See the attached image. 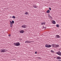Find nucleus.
Here are the masks:
<instances>
[{"mask_svg":"<svg viewBox=\"0 0 61 61\" xmlns=\"http://www.w3.org/2000/svg\"><path fill=\"white\" fill-rule=\"evenodd\" d=\"M14 44L15 46H19L20 45V43L18 42L16 43H14Z\"/></svg>","mask_w":61,"mask_h":61,"instance_id":"nucleus-1","label":"nucleus"},{"mask_svg":"<svg viewBox=\"0 0 61 61\" xmlns=\"http://www.w3.org/2000/svg\"><path fill=\"white\" fill-rule=\"evenodd\" d=\"M56 54H57V55H59V56H61V52H60V51H59L58 52H56Z\"/></svg>","mask_w":61,"mask_h":61,"instance_id":"nucleus-2","label":"nucleus"},{"mask_svg":"<svg viewBox=\"0 0 61 61\" xmlns=\"http://www.w3.org/2000/svg\"><path fill=\"white\" fill-rule=\"evenodd\" d=\"M6 50L5 49H3L1 51V52L2 53H4L5 52Z\"/></svg>","mask_w":61,"mask_h":61,"instance_id":"nucleus-3","label":"nucleus"},{"mask_svg":"<svg viewBox=\"0 0 61 61\" xmlns=\"http://www.w3.org/2000/svg\"><path fill=\"white\" fill-rule=\"evenodd\" d=\"M60 37L59 36V35H56V38H60Z\"/></svg>","mask_w":61,"mask_h":61,"instance_id":"nucleus-4","label":"nucleus"},{"mask_svg":"<svg viewBox=\"0 0 61 61\" xmlns=\"http://www.w3.org/2000/svg\"><path fill=\"white\" fill-rule=\"evenodd\" d=\"M31 41H26L25 43H31Z\"/></svg>","mask_w":61,"mask_h":61,"instance_id":"nucleus-5","label":"nucleus"},{"mask_svg":"<svg viewBox=\"0 0 61 61\" xmlns=\"http://www.w3.org/2000/svg\"><path fill=\"white\" fill-rule=\"evenodd\" d=\"M61 58L60 56H57L56 57L57 59H58V60H60L61 59Z\"/></svg>","mask_w":61,"mask_h":61,"instance_id":"nucleus-6","label":"nucleus"},{"mask_svg":"<svg viewBox=\"0 0 61 61\" xmlns=\"http://www.w3.org/2000/svg\"><path fill=\"white\" fill-rule=\"evenodd\" d=\"M10 26L11 27H12V26H13V24H12V22L11 21H10Z\"/></svg>","mask_w":61,"mask_h":61,"instance_id":"nucleus-7","label":"nucleus"},{"mask_svg":"<svg viewBox=\"0 0 61 61\" xmlns=\"http://www.w3.org/2000/svg\"><path fill=\"white\" fill-rule=\"evenodd\" d=\"M22 28H26V26L25 25H23L22 26Z\"/></svg>","mask_w":61,"mask_h":61,"instance_id":"nucleus-8","label":"nucleus"},{"mask_svg":"<svg viewBox=\"0 0 61 61\" xmlns=\"http://www.w3.org/2000/svg\"><path fill=\"white\" fill-rule=\"evenodd\" d=\"M20 33H24V31L23 30H21L20 31Z\"/></svg>","mask_w":61,"mask_h":61,"instance_id":"nucleus-9","label":"nucleus"},{"mask_svg":"<svg viewBox=\"0 0 61 61\" xmlns=\"http://www.w3.org/2000/svg\"><path fill=\"white\" fill-rule=\"evenodd\" d=\"M45 46V47H46L48 48V45L47 44H46Z\"/></svg>","mask_w":61,"mask_h":61,"instance_id":"nucleus-10","label":"nucleus"},{"mask_svg":"<svg viewBox=\"0 0 61 61\" xmlns=\"http://www.w3.org/2000/svg\"><path fill=\"white\" fill-rule=\"evenodd\" d=\"M52 46L53 47H56V44H52Z\"/></svg>","mask_w":61,"mask_h":61,"instance_id":"nucleus-11","label":"nucleus"},{"mask_svg":"<svg viewBox=\"0 0 61 61\" xmlns=\"http://www.w3.org/2000/svg\"><path fill=\"white\" fill-rule=\"evenodd\" d=\"M46 12L48 14V13H50V10H47Z\"/></svg>","mask_w":61,"mask_h":61,"instance_id":"nucleus-12","label":"nucleus"},{"mask_svg":"<svg viewBox=\"0 0 61 61\" xmlns=\"http://www.w3.org/2000/svg\"><path fill=\"white\" fill-rule=\"evenodd\" d=\"M52 23L53 24H56V21L53 20L52 21Z\"/></svg>","mask_w":61,"mask_h":61,"instance_id":"nucleus-13","label":"nucleus"},{"mask_svg":"<svg viewBox=\"0 0 61 61\" xmlns=\"http://www.w3.org/2000/svg\"><path fill=\"white\" fill-rule=\"evenodd\" d=\"M48 15L49 16V17L50 18H51V19H52V17L50 15H49V14H48Z\"/></svg>","mask_w":61,"mask_h":61,"instance_id":"nucleus-14","label":"nucleus"},{"mask_svg":"<svg viewBox=\"0 0 61 61\" xmlns=\"http://www.w3.org/2000/svg\"><path fill=\"white\" fill-rule=\"evenodd\" d=\"M45 24H46L45 23V22H42L41 24V25H45Z\"/></svg>","mask_w":61,"mask_h":61,"instance_id":"nucleus-15","label":"nucleus"},{"mask_svg":"<svg viewBox=\"0 0 61 61\" xmlns=\"http://www.w3.org/2000/svg\"><path fill=\"white\" fill-rule=\"evenodd\" d=\"M51 46H52V45H50L49 44V45H48V48L51 47Z\"/></svg>","mask_w":61,"mask_h":61,"instance_id":"nucleus-16","label":"nucleus"},{"mask_svg":"<svg viewBox=\"0 0 61 61\" xmlns=\"http://www.w3.org/2000/svg\"><path fill=\"white\" fill-rule=\"evenodd\" d=\"M34 8H37V6H36L34 5V6H33Z\"/></svg>","mask_w":61,"mask_h":61,"instance_id":"nucleus-17","label":"nucleus"},{"mask_svg":"<svg viewBox=\"0 0 61 61\" xmlns=\"http://www.w3.org/2000/svg\"><path fill=\"white\" fill-rule=\"evenodd\" d=\"M56 26L57 27H58V28L59 27V25L58 24H57Z\"/></svg>","mask_w":61,"mask_h":61,"instance_id":"nucleus-18","label":"nucleus"},{"mask_svg":"<svg viewBox=\"0 0 61 61\" xmlns=\"http://www.w3.org/2000/svg\"><path fill=\"white\" fill-rule=\"evenodd\" d=\"M55 47H59V45H56L55 46Z\"/></svg>","mask_w":61,"mask_h":61,"instance_id":"nucleus-19","label":"nucleus"},{"mask_svg":"<svg viewBox=\"0 0 61 61\" xmlns=\"http://www.w3.org/2000/svg\"><path fill=\"white\" fill-rule=\"evenodd\" d=\"M12 18H13L15 19V16H13V17H12Z\"/></svg>","mask_w":61,"mask_h":61,"instance_id":"nucleus-20","label":"nucleus"},{"mask_svg":"<svg viewBox=\"0 0 61 61\" xmlns=\"http://www.w3.org/2000/svg\"><path fill=\"white\" fill-rule=\"evenodd\" d=\"M28 12H26L25 13V15H27L28 14Z\"/></svg>","mask_w":61,"mask_h":61,"instance_id":"nucleus-21","label":"nucleus"},{"mask_svg":"<svg viewBox=\"0 0 61 61\" xmlns=\"http://www.w3.org/2000/svg\"><path fill=\"white\" fill-rule=\"evenodd\" d=\"M12 22V24H14V21L13 20H12V22Z\"/></svg>","mask_w":61,"mask_h":61,"instance_id":"nucleus-22","label":"nucleus"},{"mask_svg":"<svg viewBox=\"0 0 61 61\" xmlns=\"http://www.w3.org/2000/svg\"><path fill=\"white\" fill-rule=\"evenodd\" d=\"M51 52H52V53H54V52L52 50L51 51Z\"/></svg>","mask_w":61,"mask_h":61,"instance_id":"nucleus-23","label":"nucleus"},{"mask_svg":"<svg viewBox=\"0 0 61 61\" xmlns=\"http://www.w3.org/2000/svg\"><path fill=\"white\" fill-rule=\"evenodd\" d=\"M49 9L50 11L51 10V8H49Z\"/></svg>","mask_w":61,"mask_h":61,"instance_id":"nucleus-24","label":"nucleus"},{"mask_svg":"<svg viewBox=\"0 0 61 61\" xmlns=\"http://www.w3.org/2000/svg\"><path fill=\"white\" fill-rule=\"evenodd\" d=\"M43 28H46V27H43Z\"/></svg>","mask_w":61,"mask_h":61,"instance_id":"nucleus-25","label":"nucleus"},{"mask_svg":"<svg viewBox=\"0 0 61 61\" xmlns=\"http://www.w3.org/2000/svg\"><path fill=\"white\" fill-rule=\"evenodd\" d=\"M9 37H10V36H11V34H9Z\"/></svg>","mask_w":61,"mask_h":61,"instance_id":"nucleus-26","label":"nucleus"},{"mask_svg":"<svg viewBox=\"0 0 61 61\" xmlns=\"http://www.w3.org/2000/svg\"><path fill=\"white\" fill-rule=\"evenodd\" d=\"M35 53L36 54H37V51L35 52Z\"/></svg>","mask_w":61,"mask_h":61,"instance_id":"nucleus-27","label":"nucleus"},{"mask_svg":"<svg viewBox=\"0 0 61 61\" xmlns=\"http://www.w3.org/2000/svg\"><path fill=\"white\" fill-rule=\"evenodd\" d=\"M58 61H61V60H59Z\"/></svg>","mask_w":61,"mask_h":61,"instance_id":"nucleus-28","label":"nucleus"},{"mask_svg":"<svg viewBox=\"0 0 61 61\" xmlns=\"http://www.w3.org/2000/svg\"><path fill=\"white\" fill-rule=\"evenodd\" d=\"M11 16H10V18H11Z\"/></svg>","mask_w":61,"mask_h":61,"instance_id":"nucleus-29","label":"nucleus"}]
</instances>
